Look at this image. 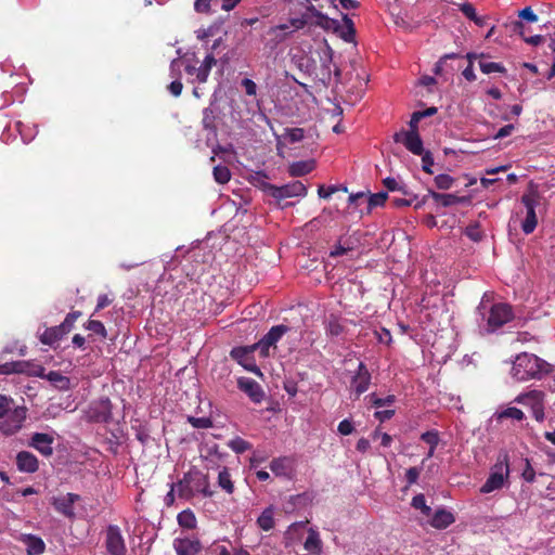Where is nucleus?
<instances>
[{"instance_id":"1","label":"nucleus","mask_w":555,"mask_h":555,"mask_svg":"<svg viewBox=\"0 0 555 555\" xmlns=\"http://www.w3.org/2000/svg\"><path fill=\"white\" fill-rule=\"evenodd\" d=\"M177 492L181 499L190 500L197 494L211 498L209 477L197 468H192L177 482Z\"/></svg>"},{"instance_id":"2","label":"nucleus","mask_w":555,"mask_h":555,"mask_svg":"<svg viewBox=\"0 0 555 555\" xmlns=\"http://www.w3.org/2000/svg\"><path fill=\"white\" fill-rule=\"evenodd\" d=\"M27 409L25 406H15L14 400L0 393V430L11 436L17 433L26 420Z\"/></svg>"},{"instance_id":"3","label":"nucleus","mask_w":555,"mask_h":555,"mask_svg":"<svg viewBox=\"0 0 555 555\" xmlns=\"http://www.w3.org/2000/svg\"><path fill=\"white\" fill-rule=\"evenodd\" d=\"M545 364L546 363L535 354L522 352L516 357L512 367V375L519 382L539 378Z\"/></svg>"},{"instance_id":"4","label":"nucleus","mask_w":555,"mask_h":555,"mask_svg":"<svg viewBox=\"0 0 555 555\" xmlns=\"http://www.w3.org/2000/svg\"><path fill=\"white\" fill-rule=\"evenodd\" d=\"M509 475L508 455L506 453L500 454L496 463L491 468V473L486 482L481 486V493H490L503 487L504 481Z\"/></svg>"},{"instance_id":"5","label":"nucleus","mask_w":555,"mask_h":555,"mask_svg":"<svg viewBox=\"0 0 555 555\" xmlns=\"http://www.w3.org/2000/svg\"><path fill=\"white\" fill-rule=\"evenodd\" d=\"M541 195L540 193L531 189L521 196V203L526 208V218L521 222V230L525 234H531L538 224V218L535 214L537 206L540 205Z\"/></svg>"},{"instance_id":"6","label":"nucleus","mask_w":555,"mask_h":555,"mask_svg":"<svg viewBox=\"0 0 555 555\" xmlns=\"http://www.w3.org/2000/svg\"><path fill=\"white\" fill-rule=\"evenodd\" d=\"M266 191L271 197L278 202H282L285 198L291 197H304L307 195V188L301 181H293L287 184L276 186L274 184L266 183L263 185Z\"/></svg>"},{"instance_id":"7","label":"nucleus","mask_w":555,"mask_h":555,"mask_svg":"<svg viewBox=\"0 0 555 555\" xmlns=\"http://www.w3.org/2000/svg\"><path fill=\"white\" fill-rule=\"evenodd\" d=\"M105 550L107 555H126L127 547L121 530L117 525H108L105 531Z\"/></svg>"},{"instance_id":"8","label":"nucleus","mask_w":555,"mask_h":555,"mask_svg":"<svg viewBox=\"0 0 555 555\" xmlns=\"http://www.w3.org/2000/svg\"><path fill=\"white\" fill-rule=\"evenodd\" d=\"M288 331V326L284 324L272 326L257 344L251 346V349H258L262 357H268L270 347L275 346Z\"/></svg>"},{"instance_id":"9","label":"nucleus","mask_w":555,"mask_h":555,"mask_svg":"<svg viewBox=\"0 0 555 555\" xmlns=\"http://www.w3.org/2000/svg\"><path fill=\"white\" fill-rule=\"evenodd\" d=\"M513 319L512 307L507 304H495L491 307L487 320L489 327L492 331L502 327L504 324Z\"/></svg>"},{"instance_id":"10","label":"nucleus","mask_w":555,"mask_h":555,"mask_svg":"<svg viewBox=\"0 0 555 555\" xmlns=\"http://www.w3.org/2000/svg\"><path fill=\"white\" fill-rule=\"evenodd\" d=\"M371 378L372 376L366 365L363 362H360L350 382V389L351 392L354 393L356 399H359L360 396L369 389Z\"/></svg>"},{"instance_id":"11","label":"nucleus","mask_w":555,"mask_h":555,"mask_svg":"<svg viewBox=\"0 0 555 555\" xmlns=\"http://www.w3.org/2000/svg\"><path fill=\"white\" fill-rule=\"evenodd\" d=\"M348 320L344 319L340 314L330 313L323 320L324 331L327 337L338 338L347 334Z\"/></svg>"},{"instance_id":"12","label":"nucleus","mask_w":555,"mask_h":555,"mask_svg":"<svg viewBox=\"0 0 555 555\" xmlns=\"http://www.w3.org/2000/svg\"><path fill=\"white\" fill-rule=\"evenodd\" d=\"M80 500V495L76 493H66L64 495L53 496L51 500V504L54 507V509L67 517V518H74L75 517V511H74V504Z\"/></svg>"},{"instance_id":"13","label":"nucleus","mask_w":555,"mask_h":555,"mask_svg":"<svg viewBox=\"0 0 555 555\" xmlns=\"http://www.w3.org/2000/svg\"><path fill=\"white\" fill-rule=\"evenodd\" d=\"M31 375L47 378L53 387L61 391H66L70 388V379L57 371H51L46 375L43 366L34 365Z\"/></svg>"},{"instance_id":"14","label":"nucleus","mask_w":555,"mask_h":555,"mask_svg":"<svg viewBox=\"0 0 555 555\" xmlns=\"http://www.w3.org/2000/svg\"><path fill=\"white\" fill-rule=\"evenodd\" d=\"M393 140L404 144L414 155H422L424 152L423 141L418 134V131H400L395 133Z\"/></svg>"},{"instance_id":"15","label":"nucleus","mask_w":555,"mask_h":555,"mask_svg":"<svg viewBox=\"0 0 555 555\" xmlns=\"http://www.w3.org/2000/svg\"><path fill=\"white\" fill-rule=\"evenodd\" d=\"M90 417L98 423H108L112 421V402L108 398H101L90 408Z\"/></svg>"},{"instance_id":"16","label":"nucleus","mask_w":555,"mask_h":555,"mask_svg":"<svg viewBox=\"0 0 555 555\" xmlns=\"http://www.w3.org/2000/svg\"><path fill=\"white\" fill-rule=\"evenodd\" d=\"M237 387L245 392L253 402L260 403L263 400L264 392L255 379L250 377H240L237 379Z\"/></svg>"},{"instance_id":"17","label":"nucleus","mask_w":555,"mask_h":555,"mask_svg":"<svg viewBox=\"0 0 555 555\" xmlns=\"http://www.w3.org/2000/svg\"><path fill=\"white\" fill-rule=\"evenodd\" d=\"M173 548L177 555H198L203 545L198 539L178 538L173 541Z\"/></svg>"},{"instance_id":"18","label":"nucleus","mask_w":555,"mask_h":555,"mask_svg":"<svg viewBox=\"0 0 555 555\" xmlns=\"http://www.w3.org/2000/svg\"><path fill=\"white\" fill-rule=\"evenodd\" d=\"M53 436L44 433H35L31 436L29 446L40 452L43 456L49 457L53 454Z\"/></svg>"},{"instance_id":"19","label":"nucleus","mask_w":555,"mask_h":555,"mask_svg":"<svg viewBox=\"0 0 555 555\" xmlns=\"http://www.w3.org/2000/svg\"><path fill=\"white\" fill-rule=\"evenodd\" d=\"M33 364L28 361H12L0 364V375L33 374Z\"/></svg>"},{"instance_id":"20","label":"nucleus","mask_w":555,"mask_h":555,"mask_svg":"<svg viewBox=\"0 0 555 555\" xmlns=\"http://www.w3.org/2000/svg\"><path fill=\"white\" fill-rule=\"evenodd\" d=\"M16 465L21 472L35 473L38 470V459L28 451H21L16 456Z\"/></svg>"},{"instance_id":"21","label":"nucleus","mask_w":555,"mask_h":555,"mask_svg":"<svg viewBox=\"0 0 555 555\" xmlns=\"http://www.w3.org/2000/svg\"><path fill=\"white\" fill-rule=\"evenodd\" d=\"M454 521H455V517L451 512H449L444 508H439L433 515L429 524L431 527L442 530V529L448 528Z\"/></svg>"},{"instance_id":"22","label":"nucleus","mask_w":555,"mask_h":555,"mask_svg":"<svg viewBox=\"0 0 555 555\" xmlns=\"http://www.w3.org/2000/svg\"><path fill=\"white\" fill-rule=\"evenodd\" d=\"M21 541L27 546V555H41L46 551L43 540L34 534H24Z\"/></svg>"},{"instance_id":"23","label":"nucleus","mask_w":555,"mask_h":555,"mask_svg":"<svg viewBox=\"0 0 555 555\" xmlns=\"http://www.w3.org/2000/svg\"><path fill=\"white\" fill-rule=\"evenodd\" d=\"M429 195L436 203L440 204L443 207H450L455 204L467 202V197L465 196L461 197L455 194H443L435 192L433 190H429Z\"/></svg>"},{"instance_id":"24","label":"nucleus","mask_w":555,"mask_h":555,"mask_svg":"<svg viewBox=\"0 0 555 555\" xmlns=\"http://www.w3.org/2000/svg\"><path fill=\"white\" fill-rule=\"evenodd\" d=\"M66 334L63 330L57 326L47 327L43 333L39 335V340L43 345L52 346L56 341L61 340Z\"/></svg>"},{"instance_id":"25","label":"nucleus","mask_w":555,"mask_h":555,"mask_svg":"<svg viewBox=\"0 0 555 555\" xmlns=\"http://www.w3.org/2000/svg\"><path fill=\"white\" fill-rule=\"evenodd\" d=\"M314 169V160L294 162L288 166V175L291 177H302L310 173Z\"/></svg>"},{"instance_id":"26","label":"nucleus","mask_w":555,"mask_h":555,"mask_svg":"<svg viewBox=\"0 0 555 555\" xmlns=\"http://www.w3.org/2000/svg\"><path fill=\"white\" fill-rule=\"evenodd\" d=\"M304 547L306 551H308L311 554H314V555L321 554L322 541L320 539L319 533L315 530H313V529L309 530L308 537L304 543Z\"/></svg>"},{"instance_id":"27","label":"nucleus","mask_w":555,"mask_h":555,"mask_svg":"<svg viewBox=\"0 0 555 555\" xmlns=\"http://www.w3.org/2000/svg\"><path fill=\"white\" fill-rule=\"evenodd\" d=\"M421 440L428 444L429 450L426 454V460L433 457L440 441L439 433L437 430L425 431L421 435Z\"/></svg>"},{"instance_id":"28","label":"nucleus","mask_w":555,"mask_h":555,"mask_svg":"<svg viewBox=\"0 0 555 555\" xmlns=\"http://www.w3.org/2000/svg\"><path fill=\"white\" fill-rule=\"evenodd\" d=\"M217 61L212 54H208L203 64L197 68L196 78L198 82L204 83L207 81L209 73L214 65H216Z\"/></svg>"},{"instance_id":"29","label":"nucleus","mask_w":555,"mask_h":555,"mask_svg":"<svg viewBox=\"0 0 555 555\" xmlns=\"http://www.w3.org/2000/svg\"><path fill=\"white\" fill-rule=\"evenodd\" d=\"M274 512L273 507L269 506L262 511L260 516L257 518V525L263 530L269 531L274 527Z\"/></svg>"},{"instance_id":"30","label":"nucleus","mask_w":555,"mask_h":555,"mask_svg":"<svg viewBox=\"0 0 555 555\" xmlns=\"http://www.w3.org/2000/svg\"><path fill=\"white\" fill-rule=\"evenodd\" d=\"M218 486L228 494H232L234 492V483L227 467H223L218 474Z\"/></svg>"},{"instance_id":"31","label":"nucleus","mask_w":555,"mask_h":555,"mask_svg":"<svg viewBox=\"0 0 555 555\" xmlns=\"http://www.w3.org/2000/svg\"><path fill=\"white\" fill-rule=\"evenodd\" d=\"M180 527L185 529H194L196 527V517L191 509H184L177 517Z\"/></svg>"},{"instance_id":"32","label":"nucleus","mask_w":555,"mask_h":555,"mask_svg":"<svg viewBox=\"0 0 555 555\" xmlns=\"http://www.w3.org/2000/svg\"><path fill=\"white\" fill-rule=\"evenodd\" d=\"M505 418H512V420L520 422V421L525 420V414L520 409L515 408V406H509V408H506V409L502 410L501 412L496 413V420L500 421V420H505Z\"/></svg>"},{"instance_id":"33","label":"nucleus","mask_w":555,"mask_h":555,"mask_svg":"<svg viewBox=\"0 0 555 555\" xmlns=\"http://www.w3.org/2000/svg\"><path fill=\"white\" fill-rule=\"evenodd\" d=\"M460 11L467 17L469 18L470 21L475 22L476 25L478 26H483L485 22H483V18L479 17L476 13V10H475V7L469 3V2H465L463 4H461L460 7Z\"/></svg>"},{"instance_id":"34","label":"nucleus","mask_w":555,"mask_h":555,"mask_svg":"<svg viewBox=\"0 0 555 555\" xmlns=\"http://www.w3.org/2000/svg\"><path fill=\"white\" fill-rule=\"evenodd\" d=\"M524 24L521 21H516L514 23V30L517 31L522 38L524 40L531 44V46H539L540 43L543 42L544 38L541 36V35H535V36H531V37H526L525 36V31H524Z\"/></svg>"},{"instance_id":"35","label":"nucleus","mask_w":555,"mask_h":555,"mask_svg":"<svg viewBox=\"0 0 555 555\" xmlns=\"http://www.w3.org/2000/svg\"><path fill=\"white\" fill-rule=\"evenodd\" d=\"M287 462L286 457L273 459L270 463V469L276 476H286L288 469Z\"/></svg>"},{"instance_id":"36","label":"nucleus","mask_w":555,"mask_h":555,"mask_svg":"<svg viewBox=\"0 0 555 555\" xmlns=\"http://www.w3.org/2000/svg\"><path fill=\"white\" fill-rule=\"evenodd\" d=\"M412 507L415 509H420L422 514L426 517L431 515V507L426 504V500L424 494H416L411 502Z\"/></svg>"},{"instance_id":"37","label":"nucleus","mask_w":555,"mask_h":555,"mask_svg":"<svg viewBox=\"0 0 555 555\" xmlns=\"http://www.w3.org/2000/svg\"><path fill=\"white\" fill-rule=\"evenodd\" d=\"M388 198V194L386 192H378L370 195L366 198L367 203V212H370L373 208L383 206Z\"/></svg>"},{"instance_id":"38","label":"nucleus","mask_w":555,"mask_h":555,"mask_svg":"<svg viewBox=\"0 0 555 555\" xmlns=\"http://www.w3.org/2000/svg\"><path fill=\"white\" fill-rule=\"evenodd\" d=\"M460 56L461 55L459 53H448V54H444L436 63L435 68H434V73L436 75H443L444 73H448L449 70L447 68L448 67L447 61L448 60L459 59Z\"/></svg>"},{"instance_id":"39","label":"nucleus","mask_w":555,"mask_h":555,"mask_svg":"<svg viewBox=\"0 0 555 555\" xmlns=\"http://www.w3.org/2000/svg\"><path fill=\"white\" fill-rule=\"evenodd\" d=\"M214 178L219 184H224L230 181L231 172L227 166L218 165L214 167Z\"/></svg>"},{"instance_id":"40","label":"nucleus","mask_w":555,"mask_h":555,"mask_svg":"<svg viewBox=\"0 0 555 555\" xmlns=\"http://www.w3.org/2000/svg\"><path fill=\"white\" fill-rule=\"evenodd\" d=\"M383 184L390 192L399 191L403 195H410V192L406 190L405 185L398 182L395 178H391V177L385 178L383 180Z\"/></svg>"},{"instance_id":"41","label":"nucleus","mask_w":555,"mask_h":555,"mask_svg":"<svg viewBox=\"0 0 555 555\" xmlns=\"http://www.w3.org/2000/svg\"><path fill=\"white\" fill-rule=\"evenodd\" d=\"M85 328L101 336L102 338H106V336H107L106 328L101 321L90 319L85 324Z\"/></svg>"},{"instance_id":"42","label":"nucleus","mask_w":555,"mask_h":555,"mask_svg":"<svg viewBox=\"0 0 555 555\" xmlns=\"http://www.w3.org/2000/svg\"><path fill=\"white\" fill-rule=\"evenodd\" d=\"M216 116L214 111L210 107H206L203 109V119L202 125L204 129L215 131L216 130Z\"/></svg>"},{"instance_id":"43","label":"nucleus","mask_w":555,"mask_h":555,"mask_svg":"<svg viewBox=\"0 0 555 555\" xmlns=\"http://www.w3.org/2000/svg\"><path fill=\"white\" fill-rule=\"evenodd\" d=\"M81 315L80 311H73L69 312L64 321L60 324V327L63 330V333L66 335L73 330L75 322L78 320V318Z\"/></svg>"},{"instance_id":"44","label":"nucleus","mask_w":555,"mask_h":555,"mask_svg":"<svg viewBox=\"0 0 555 555\" xmlns=\"http://www.w3.org/2000/svg\"><path fill=\"white\" fill-rule=\"evenodd\" d=\"M465 235L474 242H480L482 241L485 233L479 223H473L466 227Z\"/></svg>"},{"instance_id":"45","label":"nucleus","mask_w":555,"mask_h":555,"mask_svg":"<svg viewBox=\"0 0 555 555\" xmlns=\"http://www.w3.org/2000/svg\"><path fill=\"white\" fill-rule=\"evenodd\" d=\"M479 67L483 74L506 72L505 67L502 64L495 62H480Z\"/></svg>"},{"instance_id":"46","label":"nucleus","mask_w":555,"mask_h":555,"mask_svg":"<svg viewBox=\"0 0 555 555\" xmlns=\"http://www.w3.org/2000/svg\"><path fill=\"white\" fill-rule=\"evenodd\" d=\"M369 397L372 405L375 408L391 405L396 401V397L393 395H388L385 398H379L375 393H371Z\"/></svg>"},{"instance_id":"47","label":"nucleus","mask_w":555,"mask_h":555,"mask_svg":"<svg viewBox=\"0 0 555 555\" xmlns=\"http://www.w3.org/2000/svg\"><path fill=\"white\" fill-rule=\"evenodd\" d=\"M454 179L447 173H441L435 177V184L439 190H449L452 188Z\"/></svg>"},{"instance_id":"48","label":"nucleus","mask_w":555,"mask_h":555,"mask_svg":"<svg viewBox=\"0 0 555 555\" xmlns=\"http://www.w3.org/2000/svg\"><path fill=\"white\" fill-rule=\"evenodd\" d=\"M190 424L194 428L206 429L212 427V421L209 417H189Z\"/></svg>"},{"instance_id":"49","label":"nucleus","mask_w":555,"mask_h":555,"mask_svg":"<svg viewBox=\"0 0 555 555\" xmlns=\"http://www.w3.org/2000/svg\"><path fill=\"white\" fill-rule=\"evenodd\" d=\"M230 448L236 453H244L251 448V444L242 438H236L230 442Z\"/></svg>"},{"instance_id":"50","label":"nucleus","mask_w":555,"mask_h":555,"mask_svg":"<svg viewBox=\"0 0 555 555\" xmlns=\"http://www.w3.org/2000/svg\"><path fill=\"white\" fill-rule=\"evenodd\" d=\"M339 190H340V188L337 185H330L328 188H325L324 185H320L319 190H318V194L321 198H328V197H331V195H333L334 193H336ZM341 190L344 192L348 191L346 186H343Z\"/></svg>"},{"instance_id":"51","label":"nucleus","mask_w":555,"mask_h":555,"mask_svg":"<svg viewBox=\"0 0 555 555\" xmlns=\"http://www.w3.org/2000/svg\"><path fill=\"white\" fill-rule=\"evenodd\" d=\"M255 349H251L250 348H247V347H237V348H233L232 351H231V357L235 360H237L238 362H242L244 359H246L249 353L251 351H254Z\"/></svg>"},{"instance_id":"52","label":"nucleus","mask_w":555,"mask_h":555,"mask_svg":"<svg viewBox=\"0 0 555 555\" xmlns=\"http://www.w3.org/2000/svg\"><path fill=\"white\" fill-rule=\"evenodd\" d=\"M285 137L291 143L299 142L304 139V129H301V128L286 129Z\"/></svg>"},{"instance_id":"53","label":"nucleus","mask_w":555,"mask_h":555,"mask_svg":"<svg viewBox=\"0 0 555 555\" xmlns=\"http://www.w3.org/2000/svg\"><path fill=\"white\" fill-rule=\"evenodd\" d=\"M434 165V158L430 152H423L422 154V168L427 173H433L431 167Z\"/></svg>"},{"instance_id":"54","label":"nucleus","mask_w":555,"mask_h":555,"mask_svg":"<svg viewBox=\"0 0 555 555\" xmlns=\"http://www.w3.org/2000/svg\"><path fill=\"white\" fill-rule=\"evenodd\" d=\"M420 474H421V468L410 467L405 472V479H406L408 486H412V485L416 483L418 480Z\"/></svg>"},{"instance_id":"55","label":"nucleus","mask_w":555,"mask_h":555,"mask_svg":"<svg viewBox=\"0 0 555 555\" xmlns=\"http://www.w3.org/2000/svg\"><path fill=\"white\" fill-rule=\"evenodd\" d=\"M323 54H324V56L321 57L322 66L325 68V70L330 75L331 74L330 64L332 63V60H333V50L328 44H326V48H325Z\"/></svg>"},{"instance_id":"56","label":"nucleus","mask_w":555,"mask_h":555,"mask_svg":"<svg viewBox=\"0 0 555 555\" xmlns=\"http://www.w3.org/2000/svg\"><path fill=\"white\" fill-rule=\"evenodd\" d=\"M518 16L530 23L538 21V15L532 11L530 7H526L525 9L520 10Z\"/></svg>"},{"instance_id":"57","label":"nucleus","mask_w":555,"mask_h":555,"mask_svg":"<svg viewBox=\"0 0 555 555\" xmlns=\"http://www.w3.org/2000/svg\"><path fill=\"white\" fill-rule=\"evenodd\" d=\"M337 429L340 435L347 436V435L352 434V431L354 430V427H353V424L349 420H343L338 424Z\"/></svg>"},{"instance_id":"58","label":"nucleus","mask_w":555,"mask_h":555,"mask_svg":"<svg viewBox=\"0 0 555 555\" xmlns=\"http://www.w3.org/2000/svg\"><path fill=\"white\" fill-rule=\"evenodd\" d=\"M324 28H333L335 31H338L340 28V24L337 20L330 18L326 15L321 18V22L319 23Z\"/></svg>"},{"instance_id":"59","label":"nucleus","mask_w":555,"mask_h":555,"mask_svg":"<svg viewBox=\"0 0 555 555\" xmlns=\"http://www.w3.org/2000/svg\"><path fill=\"white\" fill-rule=\"evenodd\" d=\"M242 86L244 87L247 95H256L257 85L255 83L254 80H251L249 78H244L242 80Z\"/></svg>"},{"instance_id":"60","label":"nucleus","mask_w":555,"mask_h":555,"mask_svg":"<svg viewBox=\"0 0 555 555\" xmlns=\"http://www.w3.org/2000/svg\"><path fill=\"white\" fill-rule=\"evenodd\" d=\"M113 299L109 298L106 294L100 295L98 297V302L95 307V311L92 315H94L98 311L104 309L105 307L109 306L112 304Z\"/></svg>"},{"instance_id":"61","label":"nucleus","mask_w":555,"mask_h":555,"mask_svg":"<svg viewBox=\"0 0 555 555\" xmlns=\"http://www.w3.org/2000/svg\"><path fill=\"white\" fill-rule=\"evenodd\" d=\"M194 9L198 13H208L210 11V0H195Z\"/></svg>"},{"instance_id":"62","label":"nucleus","mask_w":555,"mask_h":555,"mask_svg":"<svg viewBox=\"0 0 555 555\" xmlns=\"http://www.w3.org/2000/svg\"><path fill=\"white\" fill-rule=\"evenodd\" d=\"M288 23L292 28V30L289 33H293V31L304 28L307 24V21L304 17H295V18H291Z\"/></svg>"},{"instance_id":"63","label":"nucleus","mask_w":555,"mask_h":555,"mask_svg":"<svg viewBox=\"0 0 555 555\" xmlns=\"http://www.w3.org/2000/svg\"><path fill=\"white\" fill-rule=\"evenodd\" d=\"M395 415V410H383V411H376L374 413V417L378 420L379 422H385L390 420Z\"/></svg>"},{"instance_id":"64","label":"nucleus","mask_w":555,"mask_h":555,"mask_svg":"<svg viewBox=\"0 0 555 555\" xmlns=\"http://www.w3.org/2000/svg\"><path fill=\"white\" fill-rule=\"evenodd\" d=\"M183 85L179 79L173 80L169 86L168 90L173 96H179L182 92Z\"/></svg>"}]
</instances>
